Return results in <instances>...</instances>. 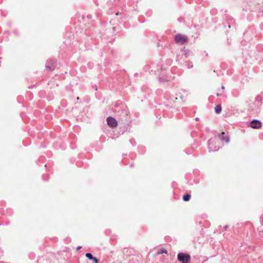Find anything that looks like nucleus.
I'll return each mask as SVG.
<instances>
[{
  "label": "nucleus",
  "mask_w": 263,
  "mask_h": 263,
  "mask_svg": "<svg viewBox=\"0 0 263 263\" xmlns=\"http://www.w3.org/2000/svg\"><path fill=\"white\" fill-rule=\"evenodd\" d=\"M175 41L177 44H184L188 42L189 39L184 35L178 34L175 36Z\"/></svg>",
  "instance_id": "obj_1"
},
{
  "label": "nucleus",
  "mask_w": 263,
  "mask_h": 263,
  "mask_svg": "<svg viewBox=\"0 0 263 263\" xmlns=\"http://www.w3.org/2000/svg\"><path fill=\"white\" fill-rule=\"evenodd\" d=\"M178 260L182 262H190L191 256L185 253H179L177 255Z\"/></svg>",
  "instance_id": "obj_2"
},
{
  "label": "nucleus",
  "mask_w": 263,
  "mask_h": 263,
  "mask_svg": "<svg viewBox=\"0 0 263 263\" xmlns=\"http://www.w3.org/2000/svg\"><path fill=\"white\" fill-rule=\"evenodd\" d=\"M216 139H210L208 141V147L209 152H215L217 151L219 148V146H215L216 143Z\"/></svg>",
  "instance_id": "obj_3"
},
{
  "label": "nucleus",
  "mask_w": 263,
  "mask_h": 263,
  "mask_svg": "<svg viewBox=\"0 0 263 263\" xmlns=\"http://www.w3.org/2000/svg\"><path fill=\"white\" fill-rule=\"evenodd\" d=\"M250 126L254 129H259L262 126L261 122L258 120H253L250 122Z\"/></svg>",
  "instance_id": "obj_4"
},
{
  "label": "nucleus",
  "mask_w": 263,
  "mask_h": 263,
  "mask_svg": "<svg viewBox=\"0 0 263 263\" xmlns=\"http://www.w3.org/2000/svg\"><path fill=\"white\" fill-rule=\"evenodd\" d=\"M108 125L111 128L116 127L118 125L117 121L113 117H108L107 118Z\"/></svg>",
  "instance_id": "obj_5"
},
{
  "label": "nucleus",
  "mask_w": 263,
  "mask_h": 263,
  "mask_svg": "<svg viewBox=\"0 0 263 263\" xmlns=\"http://www.w3.org/2000/svg\"><path fill=\"white\" fill-rule=\"evenodd\" d=\"M55 66V62L53 60H50L46 64V68L51 71L54 69Z\"/></svg>",
  "instance_id": "obj_6"
},
{
  "label": "nucleus",
  "mask_w": 263,
  "mask_h": 263,
  "mask_svg": "<svg viewBox=\"0 0 263 263\" xmlns=\"http://www.w3.org/2000/svg\"><path fill=\"white\" fill-rule=\"evenodd\" d=\"M219 137L221 141H225L227 143H229L230 141L229 137L224 132H222L219 135Z\"/></svg>",
  "instance_id": "obj_7"
},
{
  "label": "nucleus",
  "mask_w": 263,
  "mask_h": 263,
  "mask_svg": "<svg viewBox=\"0 0 263 263\" xmlns=\"http://www.w3.org/2000/svg\"><path fill=\"white\" fill-rule=\"evenodd\" d=\"M222 108L220 105H217L215 107V111L216 114H220L221 112Z\"/></svg>",
  "instance_id": "obj_8"
},
{
  "label": "nucleus",
  "mask_w": 263,
  "mask_h": 263,
  "mask_svg": "<svg viewBox=\"0 0 263 263\" xmlns=\"http://www.w3.org/2000/svg\"><path fill=\"white\" fill-rule=\"evenodd\" d=\"M163 253H165V254H167V251L165 249H163V248H162V249H160L159 250H158L157 252V255H160V254H163Z\"/></svg>",
  "instance_id": "obj_9"
},
{
  "label": "nucleus",
  "mask_w": 263,
  "mask_h": 263,
  "mask_svg": "<svg viewBox=\"0 0 263 263\" xmlns=\"http://www.w3.org/2000/svg\"><path fill=\"white\" fill-rule=\"evenodd\" d=\"M191 198V195L189 194H186L183 196V200L184 201H188Z\"/></svg>",
  "instance_id": "obj_10"
},
{
  "label": "nucleus",
  "mask_w": 263,
  "mask_h": 263,
  "mask_svg": "<svg viewBox=\"0 0 263 263\" xmlns=\"http://www.w3.org/2000/svg\"><path fill=\"white\" fill-rule=\"evenodd\" d=\"M85 256L89 260L92 259L93 257V256L90 253H86Z\"/></svg>",
  "instance_id": "obj_11"
},
{
  "label": "nucleus",
  "mask_w": 263,
  "mask_h": 263,
  "mask_svg": "<svg viewBox=\"0 0 263 263\" xmlns=\"http://www.w3.org/2000/svg\"><path fill=\"white\" fill-rule=\"evenodd\" d=\"M91 260H93L95 263H99V260L95 257L93 256V259Z\"/></svg>",
  "instance_id": "obj_12"
},
{
  "label": "nucleus",
  "mask_w": 263,
  "mask_h": 263,
  "mask_svg": "<svg viewBox=\"0 0 263 263\" xmlns=\"http://www.w3.org/2000/svg\"><path fill=\"white\" fill-rule=\"evenodd\" d=\"M187 66L189 67V68H192L193 67V65L192 64V63H187Z\"/></svg>",
  "instance_id": "obj_13"
},
{
  "label": "nucleus",
  "mask_w": 263,
  "mask_h": 263,
  "mask_svg": "<svg viewBox=\"0 0 263 263\" xmlns=\"http://www.w3.org/2000/svg\"><path fill=\"white\" fill-rule=\"evenodd\" d=\"M228 227H228V226H225L223 227V229H224V230H226Z\"/></svg>",
  "instance_id": "obj_14"
},
{
  "label": "nucleus",
  "mask_w": 263,
  "mask_h": 263,
  "mask_svg": "<svg viewBox=\"0 0 263 263\" xmlns=\"http://www.w3.org/2000/svg\"><path fill=\"white\" fill-rule=\"evenodd\" d=\"M81 248H82V247H81V246H79V247H78L77 248V250H80Z\"/></svg>",
  "instance_id": "obj_15"
},
{
  "label": "nucleus",
  "mask_w": 263,
  "mask_h": 263,
  "mask_svg": "<svg viewBox=\"0 0 263 263\" xmlns=\"http://www.w3.org/2000/svg\"><path fill=\"white\" fill-rule=\"evenodd\" d=\"M221 94H220V93H217L216 94V96H217V97H219V96H221Z\"/></svg>",
  "instance_id": "obj_16"
},
{
  "label": "nucleus",
  "mask_w": 263,
  "mask_h": 263,
  "mask_svg": "<svg viewBox=\"0 0 263 263\" xmlns=\"http://www.w3.org/2000/svg\"><path fill=\"white\" fill-rule=\"evenodd\" d=\"M199 120V118H198V117H196V118H195V120H196V121H198Z\"/></svg>",
  "instance_id": "obj_17"
},
{
  "label": "nucleus",
  "mask_w": 263,
  "mask_h": 263,
  "mask_svg": "<svg viewBox=\"0 0 263 263\" xmlns=\"http://www.w3.org/2000/svg\"><path fill=\"white\" fill-rule=\"evenodd\" d=\"M221 88H222V89H224V86H222Z\"/></svg>",
  "instance_id": "obj_18"
},
{
  "label": "nucleus",
  "mask_w": 263,
  "mask_h": 263,
  "mask_svg": "<svg viewBox=\"0 0 263 263\" xmlns=\"http://www.w3.org/2000/svg\"><path fill=\"white\" fill-rule=\"evenodd\" d=\"M190 262H182V263H190Z\"/></svg>",
  "instance_id": "obj_19"
}]
</instances>
